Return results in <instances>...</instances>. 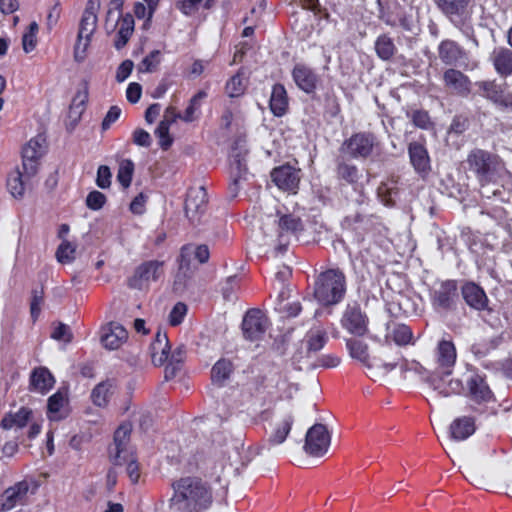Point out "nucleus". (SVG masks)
Returning <instances> with one entry per match:
<instances>
[{"label":"nucleus","instance_id":"nucleus-1","mask_svg":"<svg viewBox=\"0 0 512 512\" xmlns=\"http://www.w3.org/2000/svg\"><path fill=\"white\" fill-rule=\"evenodd\" d=\"M170 505L180 512H203L213 503L211 487L196 477H184L173 483Z\"/></svg>","mask_w":512,"mask_h":512},{"label":"nucleus","instance_id":"nucleus-2","mask_svg":"<svg viewBox=\"0 0 512 512\" xmlns=\"http://www.w3.org/2000/svg\"><path fill=\"white\" fill-rule=\"evenodd\" d=\"M466 163L469 171L474 173L481 186L496 183L507 173L505 165L498 155L479 148L469 152Z\"/></svg>","mask_w":512,"mask_h":512},{"label":"nucleus","instance_id":"nucleus-3","mask_svg":"<svg viewBox=\"0 0 512 512\" xmlns=\"http://www.w3.org/2000/svg\"><path fill=\"white\" fill-rule=\"evenodd\" d=\"M346 293V277L339 269H328L319 274L314 285V297L322 305H335Z\"/></svg>","mask_w":512,"mask_h":512},{"label":"nucleus","instance_id":"nucleus-4","mask_svg":"<svg viewBox=\"0 0 512 512\" xmlns=\"http://www.w3.org/2000/svg\"><path fill=\"white\" fill-rule=\"evenodd\" d=\"M346 346L350 356L361 362L369 370L377 369L380 370L382 374L386 375L393 371L398 365L396 361H387L388 350H391L389 346L383 348L381 356H374L372 358L368 353V345L359 339H348Z\"/></svg>","mask_w":512,"mask_h":512},{"label":"nucleus","instance_id":"nucleus-5","mask_svg":"<svg viewBox=\"0 0 512 512\" xmlns=\"http://www.w3.org/2000/svg\"><path fill=\"white\" fill-rule=\"evenodd\" d=\"M429 299L433 310L439 314L456 310L459 301L457 282L444 280L434 283L429 289Z\"/></svg>","mask_w":512,"mask_h":512},{"label":"nucleus","instance_id":"nucleus-6","mask_svg":"<svg viewBox=\"0 0 512 512\" xmlns=\"http://www.w3.org/2000/svg\"><path fill=\"white\" fill-rule=\"evenodd\" d=\"M465 396L473 403L470 405V409L480 414L484 412V406L495 402L494 393L490 389L486 377L478 372H473L466 379Z\"/></svg>","mask_w":512,"mask_h":512},{"label":"nucleus","instance_id":"nucleus-7","mask_svg":"<svg viewBox=\"0 0 512 512\" xmlns=\"http://www.w3.org/2000/svg\"><path fill=\"white\" fill-rule=\"evenodd\" d=\"M471 0H433L436 7L448 20L466 35L472 28L469 24L471 13L469 3Z\"/></svg>","mask_w":512,"mask_h":512},{"label":"nucleus","instance_id":"nucleus-8","mask_svg":"<svg viewBox=\"0 0 512 512\" xmlns=\"http://www.w3.org/2000/svg\"><path fill=\"white\" fill-rule=\"evenodd\" d=\"M478 94L501 109L512 111V91L506 83L496 80H482L475 83Z\"/></svg>","mask_w":512,"mask_h":512},{"label":"nucleus","instance_id":"nucleus-9","mask_svg":"<svg viewBox=\"0 0 512 512\" xmlns=\"http://www.w3.org/2000/svg\"><path fill=\"white\" fill-rule=\"evenodd\" d=\"M164 262L149 260L140 264L134 274L128 279V286L132 289L142 290L147 288L151 282L158 281L164 274Z\"/></svg>","mask_w":512,"mask_h":512},{"label":"nucleus","instance_id":"nucleus-10","mask_svg":"<svg viewBox=\"0 0 512 512\" xmlns=\"http://www.w3.org/2000/svg\"><path fill=\"white\" fill-rule=\"evenodd\" d=\"M376 147H378L377 138L370 132L355 133L343 143L344 152L354 159L370 157Z\"/></svg>","mask_w":512,"mask_h":512},{"label":"nucleus","instance_id":"nucleus-11","mask_svg":"<svg viewBox=\"0 0 512 512\" xmlns=\"http://www.w3.org/2000/svg\"><path fill=\"white\" fill-rule=\"evenodd\" d=\"M331 437L325 425L317 423L308 429L304 450L311 456H323L330 446Z\"/></svg>","mask_w":512,"mask_h":512},{"label":"nucleus","instance_id":"nucleus-12","mask_svg":"<svg viewBox=\"0 0 512 512\" xmlns=\"http://www.w3.org/2000/svg\"><path fill=\"white\" fill-rule=\"evenodd\" d=\"M45 138L37 135L22 150V167L27 177H34L38 172V161L45 153Z\"/></svg>","mask_w":512,"mask_h":512},{"label":"nucleus","instance_id":"nucleus-13","mask_svg":"<svg viewBox=\"0 0 512 512\" xmlns=\"http://www.w3.org/2000/svg\"><path fill=\"white\" fill-rule=\"evenodd\" d=\"M115 14V11L109 10L108 11V18L106 21V29L109 31V28L111 30H115L117 28L115 40H114V47L117 50H121L126 46L128 43L130 37L132 36L134 32V18L130 13L122 14L121 11L117 12V20L115 24L110 26V19Z\"/></svg>","mask_w":512,"mask_h":512},{"label":"nucleus","instance_id":"nucleus-14","mask_svg":"<svg viewBox=\"0 0 512 512\" xmlns=\"http://www.w3.org/2000/svg\"><path fill=\"white\" fill-rule=\"evenodd\" d=\"M208 203V195L205 187L190 188L185 200V214L193 224L200 221L205 213Z\"/></svg>","mask_w":512,"mask_h":512},{"label":"nucleus","instance_id":"nucleus-15","mask_svg":"<svg viewBox=\"0 0 512 512\" xmlns=\"http://www.w3.org/2000/svg\"><path fill=\"white\" fill-rule=\"evenodd\" d=\"M434 356L436 363L434 373H441L445 376H450L453 373L457 359V352L454 343L451 340H440L436 346Z\"/></svg>","mask_w":512,"mask_h":512},{"label":"nucleus","instance_id":"nucleus-16","mask_svg":"<svg viewBox=\"0 0 512 512\" xmlns=\"http://www.w3.org/2000/svg\"><path fill=\"white\" fill-rule=\"evenodd\" d=\"M268 328V319L259 309L246 312L242 321V331L246 339L256 341L263 337Z\"/></svg>","mask_w":512,"mask_h":512},{"label":"nucleus","instance_id":"nucleus-17","mask_svg":"<svg viewBox=\"0 0 512 512\" xmlns=\"http://www.w3.org/2000/svg\"><path fill=\"white\" fill-rule=\"evenodd\" d=\"M341 324L349 333L356 336H363L367 332L368 319L357 303L348 304Z\"/></svg>","mask_w":512,"mask_h":512},{"label":"nucleus","instance_id":"nucleus-18","mask_svg":"<svg viewBox=\"0 0 512 512\" xmlns=\"http://www.w3.org/2000/svg\"><path fill=\"white\" fill-rule=\"evenodd\" d=\"M30 489L28 481L22 480L7 488L0 498V512L10 511L18 505H24Z\"/></svg>","mask_w":512,"mask_h":512},{"label":"nucleus","instance_id":"nucleus-19","mask_svg":"<svg viewBox=\"0 0 512 512\" xmlns=\"http://www.w3.org/2000/svg\"><path fill=\"white\" fill-rule=\"evenodd\" d=\"M441 373H432L428 377L430 387L441 397L447 398L452 395H460L464 391L463 383L460 379H445Z\"/></svg>","mask_w":512,"mask_h":512},{"label":"nucleus","instance_id":"nucleus-20","mask_svg":"<svg viewBox=\"0 0 512 512\" xmlns=\"http://www.w3.org/2000/svg\"><path fill=\"white\" fill-rule=\"evenodd\" d=\"M271 178L279 189L289 192H295L300 181L299 171L290 165L273 169Z\"/></svg>","mask_w":512,"mask_h":512},{"label":"nucleus","instance_id":"nucleus-21","mask_svg":"<svg viewBox=\"0 0 512 512\" xmlns=\"http://www.w3.org/2000/svg\"><path fill=\"white\" fill-rule=\"evenodd\" d=\"M440 60L446 65H459L467 68L465 60L466 52L452 40H443L438 47Z\"/></svg>","mask_w":512,"mask_h":512},{"label":"nucleus","instance_id":"nucleus-22","mask_svg":"<svg viewBox=\"0 0 512 512\" xmlns=\"http://www.w3.org/2000/svg\"><path fill=\"white\" fill-rule=\"evenodd\" d=\"M410 163L416 173L425 176L431 170L430 157L424 144L414 141L408 145Z\"/></svg>","mask_w":512,"mask_h":512},{"label":"nucleus","instance_id":"nucleus-23","mask_svg":"<svg viewBox=\"0 0 512 512\" xmlns=\"http://www.w3.org/2000/svg\"><path fill=\"white\" fill-rule=\"evenodd\" d=\"M465 303L472 309L481 311L488 307V297L482 287L474 282H466L461 288Z\"/></svg>","mask_w":512,"mask_h":512},{"label":"nucleus","instance_id":"nucleus-24","mask_svg":"<svg viewBox=\"0 0 512 512\" xmlns=\"http://www.w3.org/2000/svg\"><path fill=\"white\" fill-rule=\"evenodd\" d=\"M293 79L296 85L306 93H313L319 80L314 70L305 64L298 63L292 71Z\"/></svg>","mask_w":512,"mask_h":512},{"label":"nucleus","instance_id":"nucleus-25","mask_svg":"<svg viewBox=\"0 0 512 512\" xmlns=\"http://www.w3.org/2000/svg\"><path fill=\"white\" fill-rule=\"evenodd\" d=\"M129 435L130 428L126 425H121L115 431L114 445L109 449L110 460L114 465H122V456L133 453L127 448Z\"/></svg>","mask_w":512,"mask_h":512},{"label":"nucleus","instance_id":"nucleus-26","mask_svg":"<svg viewBox=\"0 0 512 512\" xmlns=\"http://www.w3.org/2000/svg\"><path fill=\"white\" fill-rule=\"evenodd\" d=\"M55 384V379L46 367L33 369L29 380V390L40 394H46Z\"/></svg>","mask_w":512,"mask_h":512},{"label":"nucleus","instance_id":"nucleus-27","mask_svg":"<svg viewBox=\"0 0 512 512\" xmlns=\"http://www.w3.org/2000/svg\"><path fill=\"white\" fill-rule=\"evenodd\" d=\"M490 59L500 77L512 76V50L506 47H497L493 50Z\"/></svg>","mask_w":512,"mask_h":512},{"label":"nucleus","instance_id":"nucleus-28","mask_svg":"<svg viewBox=\"0 0 512 512\" xmlns=\"http://www.w3.org/2000/svg\"><path fill=\"white\" fill-rule=\"evenodd\" d=\"M443 80L447 87L461 96H467L470 93L471 81L459 70H446L443 75Z\"/></svg>","mask_w":512,"mask_h":512},{"label":"nucleus","instance_id":"nucleus-29","mask_svg":"<svg viewBox=\"0 0 512 512\" xmlns=\"http://www.w3.org/2000/svg\"><path fill=\"white\" fill-rule=\"evenodd\" d=\"M97 1L89 0L79 24V38L92 37L97 27Z\"/></svg>","mask_w":512,"mask_h":512},{"label":"nucleus","instance_id":"nucleus-30","mask_svg":"<svg viewBox=\"0 0 512 512\" xmlns=\"http://www.w3.org/2000/svg\"><path fill=\"white\" fill-rule=\"evenodd\" d=\"M128 337L126 329L118 323H111L101 336L103 346L110 350L118 349Z\"/></svg>","mask_w":512,"mask_h":512},{"label":"nucleus","instance_id":"nucleus-31","mask_svg":"<svg viewBox=\"0 0 512 512\" xmlns=\"http://www.w3.org/2000/svg\"><path fill=\"white\" fill-rule=\"evenodd\" d=\"M68 396L65 391L58 390L48 398L47 417L51 421H59L67 416Z\"/></svg>","mask_w":512,"mask_h":512},{"label":"nucleus","instance_id":"nucleus-32","mask_svg":"<svg viewBox=\"0 0 512 512\" xmlns=\"http://www.w3.org/2000/svg\"><path fill=\"white\" fill-rule=\"evenodd\" d=\"M475 430V419L471 416L458 417L450 424L451 438L456 441L466 440Z\"/></svg>","mask_w":512,"mask_h":512},{"label":"nucleus","instance_id":"nucleus-33","mask_svg":"<svg viewBox=\"0 0 512 512\" xmlns=\"http://www.w3.org/2000/svg\"><path fill=\"white\" fill-rule=\"evenodd\" d=\"M150 350L152 362L155 366H161L168 360L170 346L166 333L157 332Z\"/></svg>","mask_w":512,"mask_h":512},{"label":"nucleus","instance_id":"nucleus-34","mask_svg":"<svg viewBox=\"0 0 512 512\" xmlns=\"http://www.w3.org/2000/svg\"><path fill=\"white\" fill-rule=\"evenodd\" d=\"M209 249L206 245H193L183 246L179 256L180 269L189 268L191 257L194 256L199 263H206L209 259Z\"/></svg>","mask_w":512,"mask_h":512},{"label":"nucleus","instance_id":"nucleus-35","mask_svg":"<svg viewBox=\"0 0 512 512\" xmlns=\"http://www.w3.org/2000/svg\"><path fill=\"white\" fill-rule=\"evenodd\" d=\"M32 177H27L23 167H16L7 177V188L14 198H21L24 195L28 181Z\"/></svg>","mask_w":512,"mask_h":512},{"label":"nucleus","instance_id":"nucleus-36","mask_svg":"<svg viewBox=\"0 0 512 512\" xmlns=\"http://www.w3.org/2000/svg\"><path fill=\"white\" fill-rule=\"evenodd\" d=\"M32 410L26 407H21L16 413H9L1 420V427L4 430L22 429L30 421Z\"/></svg>","mask_w":512,"mask_h":512},{"label":"nucleus","instance_id":"nucleus-37","mask_svg":"<svg viewBox=\"0 0 512 512\" xmlns=\"http://www.w3.org/2000/svg\"><path fill=\"white\" fill-rule=\"evenodd\" d=\"M288 108V97L285 87L282 84H275L270 97L271 112L277 116H283Z\"/></svg>","mask_w":512,"mask_h":512},{"label":"nucleus","instance_id":"nucleus-38","mask_svg":"<svg viewBox=\"0 0 512 512\" xmlns=\"http://www.w3.org/2000/svg\"><path fill=\"white\" fill-rule=\"evenodd\" d=\"M246 154L247 151L239 146V143L236 142L232 148V151L229 156L230 163V175H241L248 177V171L246 166Z\"/></svg>","mask_w":512,"mask_h":512},{"label":"nucleus","instance_id":"nucleus-39","mask_svg":"<svg viewBox=\"0 0 512 512\" xmlns=\"http://www.w3.org/2000/svg\"><path fill=\"white\" fill-rule=\"evenodd\" d=\"M328 341V333L322 327L311 328L306 336L305 343L307 348V354L316 353L324 348Z\"/></svg>","mask_w":512,"mask_h":512},{"label":"nucleus","instance_id":"nucleus-40","mask_svg":"<svg viewBox=\"0 0 512 512\" xmlns=\"http://www.w3.org/2000/svg\"><path fill=\"white\" fill-rule=\"evenodd\" d=\"M293 423L294 416L291 413L286 414L275 427L269 438V443L272 445L282 444L290 433Z\"/></svg>","mask_w":512,"mask_h":512},{"label":"nucleus","instance_id":"nucleus-41","mask_svg":"<svg viewBox=\"0 0 512 512\" xmlns=\"http://www.w3.org/2000/svg\"><path fill=\"white\" fill-rule=\"evenodd\" d=\"M233 364L228 359H219L212 367L211 379L216 385L222 386L233 372Z\"/></svg>","mask_w":512,"mask_h":512},{"label":"nucleus","instance_id":"nucleus-42","mask_svg":"<svg viewBox=\"0 0 512 512\" xmlns=\"http://www.w3.org/2000/svg\"><path fill=\"white\" fill-rule=\"evenodd\" d=\"M113 384L110 380H106L97 384L91 392V399L94 405L98 407H105L112 394Z\"/></svg>","mask_w":512,"mask_h":512},{"label":"nucleus","instance_id":"nucleus-43","mask_svg":"<svg viewBox=\"0 0 512 512\" xmlns=\"http://www.w3.org/2000/svg\"><path fill=\"white\" fill-rule=\"evenodd\" d=\"M375 51L377 56L384 60H390L395 52L396 46L393 40L387 35H380L375 41Z\"/></svg>","mask_w":512,"mask_h":512},{"label":"nucleus","instance_id":"nucleus-44","mask_svg":"<svg viewBox=\"0 0 512 512\" xmlns=\"http://www.w3.org/2000/svg\"><path fill=\"white\" fill-rule=\"evenodd\" d=\"M278 225L281 236H283L284 234L297 235V233L303 230V223L301 219L292 214H286L281 216Z\"/></svg>","mask_w":512,"mask_h":512},{"label":"nucleus","instance_id":"nucleus-45","mask_svg":"<svg viewBox=\"0 0 512 512\" xmlns=\"http://www.w3.org/2000/svg\"><path fill=\"white\" fill-rule=\"evenodd\" d=\"M370 223V218L356 213L353 215L346 216L342 221V227L346 230L356 231L360 235L363 232L368 230V224Z\"/></svg>","mask_w":512,"mask_h":512},{"label":"nucleus","instance_id":"nucleus-46","mask_svg":"<svg viewBox=\"0 0 512 512\" xmlns=\"http://www.w3.org/2000/svg\"><path fill=\"white\" fill-rule=\"evenodd\" d=\"M178 117H180V115H174L172 119L161 120L155 129V135L159 139V145L164 150H167L173 142L169 134V129L171 124L178 119Z\"/></svg>","mask_w":512,"mask_h":512},{"label":"nucleus","instance_id":"nucleus-47","mask_svg":"<svg viewBox=\"0 0 512 512\" xmlns=\"http://www.w3.org/2000/svg\"><path fill=\"white\" fill-rule=\"evenodd\" d=\"M207 97V93L205 91H199L196 93L190 100L189 105L185 109L183 115L178 117L185 122H192L195 119V113L200 109L201 101Z\"/></svg>","mask_w":512,"mask_h":512},{"label":"nucleus","instance_id":"nucleus-48","mask_svg":"<svg viewBox=\"0 0 512 512\" xmlns=\"http://www.w3.org/2000/svg\"><path fill=\"white\" fill-rule=\"evenodd\" d=\"M88 101V85L84 83L82 88L79 89L72 99L70 104V112L80 116L85 109V105Z\"/></svg>","mask_w":512,"mask_h":512},{"label":"nucleus","instance_id":"nucleus-49","mask_svg":"<svg viewBox=\"0 0 512 512\" xmlns=\"http://www.w3.org/2000/svg\"><path fill=\"white\" fill-rule=\"evenodd\" d=\"M133 172L134 163L131 160L125 159L121 161L118 169L117 180L124 188H128L130 186Z\"/></svg>","mask_w":512,"mask_h":512},{"label":"nucleus","instance_id":"nucleus-50","mask_svg":"<svg viewBox=\"0 0 512 512\" xmlns=\"http://www.w3.org/2000/svg\"><path fill=\"white\" fill-rule=\"evenodd\" d=\"M391 336L397 345H407L412 340V330L405 324H397L394 326Z\"/></svg>","mask_w":512,"mask_h":512},{"label":"nucleus","instance_id":"nucleus-51","mask_svg":"<svg viewBox=\"0 0 512 512\" xmlns=\"http://www.w3.org/2000/svg\"><path fill=\"white\" fill-rule=\"evenodd\" d=\"M392 361L398 362V365L401 369V372L406 375L408 372H413L421 377L427 375V370L417 361H409L406 359H402L401 357H396Z\"/></svg>","mask_w":512,"mask_h":512},{"label":"nucleus","instance_id":"nucleus-52","mask_svg":"<svg viewBox=\"0 0 512 512\" xmlns=\"http://www.w3.org/2000/svg\"><path fill=\"white\" fill-rule=\"evenodd\" d=\"M38 24L36 22L30 23L27 32L22 37L23 50L26 53L31 52L36 47V35L38 32Z\"/></svg>","mask_w":512,"mask_h":512},{"label":"nucleus","instance_id":"nucleus-53","mask_svg":"<svg viewBox=\"0 0 512 512\" xmlns=\"http://www.w3.org/2000/svg\"><path fill=\"white\" fill-rule=\"evenodd\" d=\"M124 464L127 465L126 471L132 483H137L140 477L139 465L133 453L122 456V465Z\"/></svg>","mask_w":512,"mask_h":512},{"label":"nucleus","instance_id":"nucleus-54","mask_svg":"<svg viewBox=\"0 0 512 512\" xmlns=\"http://www.w3.org/2000/svg\"><path fill=\"white\" fill-rule=\"evenodd\" d=\"M244 91L245 83L239 74L234 75L226 84V93L231 98L242 95Z\"/></svg>","mask_w":512,"mask_h":512},{"label":"nucleus","instance_id":"nucleus-55","mask_svg":"<svg viewBox=\"0 0 512 512\" xmlns=\"http://www.w3.org/2000/svg\"><path fill=\"white\" fill-rule=\"evenodd\" d=\"M378 7H379V17L390 26H402L405 30H410V23L409 20L406 17H400L399 19L392 18L390 16H387L384 11V4L382 0H376Z\"/></svg>","mask_w":512,"mask_h":512},{"label":"nucleus","instance_id":"nucleus-56","mask_svg":"<svg viewBox=\"0 0 512 512\" xmlns=\"http://www.w3.org/2000/svg\"><path fill=\"white\" fill-rule=\"evenodd\" d=\"M75 247L68 241H63L57 249L56 257L60 263H70L74 260Z\"/></svg>","mask_w":512,"mask_h":512},{"label":"nucleus","instance_id":"nucleus-57","mask_svg":"<svg viewBox=\"0 0 512 512\" xmlns=\"http://www.w3.org/2000/svg\"><path fill=\"white\" fill-rule=\"evenodd\" d=\"M338 176L348 183H355L358 180V169L355 165L341 163L337 168Z\"/></svg>","mask_w":512,"mask_h":512},{"label":"nucleus","instance_id":"nucleus-58","mask_svg":"<svg viewBox=\"0 0 512 512\" xmlns=\"http://www.w3.org/2000/svg\"><path fill=\"white\" fill-rule=\"evenodd\" d=\"M239 286V279L237 275L230 276L226 279L223 287L222 294L225 300L232 301L236 298V291Z\"/></svg>","mask_w":512,"mask_h":512},{"label":"nucleus","instance_id":"nucleus-59","mask_svg":"<svg viewBox=\"0 0 512 512\" xmlns=\"http://www.w3.org/2000/svg\"><path fill=\"white\" fill-rule=\"evenodd\" d=\"M91 37L87 38H79V34L77 35V40L74 46V59L76 62L81 63L86 58V51L90 45Z\"/></svg>","mask_w":512,"mask_h":512},{"label":"nucleus","instance_id":"nucleus-60","mask_svg":"<svg viewBox=\"0 0 512 512\" xmlns=\"http://www.w3.org/2000/svg\"><path fill=\"white\" fill-rule=\"evenodd\" d=\"M51 337L57 341L70 343L73 338L70 327L64 323H59L53 330Z\"/></svg>","mask_w":512,"mask_h":512},{"label":"nucleus","instance_id":"nucleus-61","mask_svg":"<svg viewBox=\"0 0 512 512\" xmlns=\"http://www.w3.org/2000/svg\"><path fill=\"white\" fill-rule=\"evenodd\" d=\"M186 313L187 306L182 302L176 303L169 314V323L172 326L181 324L184 320V317L186 316Z\"/></svg>","mask_w":512,"mask_h":512},{"label":"nucleus","instance_id":"nucleus-62","mask_svg":"<svg viewBox=\"0 0 512 512\" xmlns=\"http://www.w3.org/2000/svg\"><path fill=\"white\" fill-rule=\"evenodd\" d=\"M275 310L279 313H282L286 317H296L302 310L301 304L299 302L292 303H276Z\"/></svg>","mask_w":512,"mask_h":512},{"label":"nucleus","instance_id":"nucleus-63","mask_svg":"<svg viewBox=\"0 0 512 512\" xmlns=\"http://www.w3.org/2000/svg\"><path fill=\"white\" fill-rule=\"evenodd\" d=\"M160 63V51L150 52L141 62V69L145 72H152Z\"/></svg>","mask_w":512,"mask_h":512},{"label":"nucleus","instance_id":"nucleus-64","mask_svg":"<svg viewBox=\"0 0 512 512\" xmlns=\"http://www.w3.org/2000/svg\"><path fill=\"white\" fill-rule=\"evenodd\" d=\"M106 197L103 193L99 191H92L88 194L86 198L87 206L92 210H99L105 204Z\"/></svg>","mask_w":512,"mask_h":512}]
</instances>
